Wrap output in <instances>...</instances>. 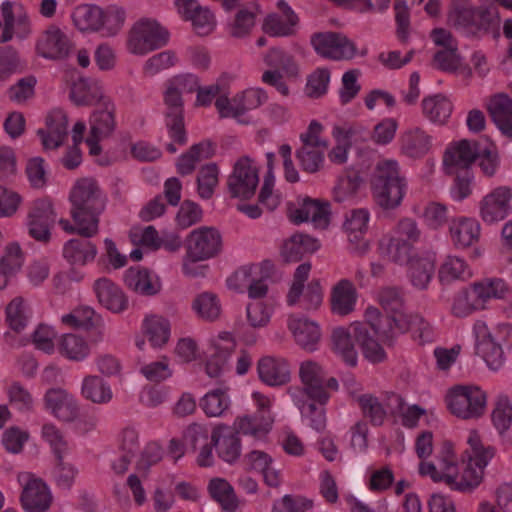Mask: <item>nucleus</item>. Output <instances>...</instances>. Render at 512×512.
I'll use <instances>...</instances> for the list:
<instances>
[{"instance_id":"nucleus-1","label":"nucleus","mask_w":512,"mask_h":512,"mask_svg":"<svg viewBox=\"0 0 512 512\" xmlns=\"http://www.w3.org/2000/svg\"><path fill=\"white\" fill-rule=\"evenodd\" d=\"M468 448L462 456L464 468L458 471L457 457L451 443H444L437 455V464L421 462L419 472L435 482H444L450 489L460 492L474 490L484 477L485 468L494 458L496 449L484 445L479 434L471 430L467 437Z\"/></svg>"},{"instance_id":"nucleus-2","label":"nucleus","mask_w":512,"mask_h":512,"mask_svg":"<svg viewBox=\"0 0 512 512\" xmlns=\"http://www.w3.org/2000/svg\"><path fill=\"white\" fill-rule=\"evenodd\" d=\"M69 200L70 215L73 224L67 219H60V227L69 234H79L91 238L98 233L99 215L105 202L97 181L94 178H81L73 185Z\"/></svg>"},{"instance_id":"nucleus-3","label":"nucleus","mask_w":512,"mask_h":512,"mask_svg":"<svg viewBox=\"0 0 512 512\" xmlns=\"http://www.w3.org/2000/svg\"><path fill=\"white\" fill-rule=\"evenodd\" d=\"M371 189L375 202L385 210L401 205L407 191V180L395 159H381L371 177Z\"/></svg>"},{"instance_id":"nucleus-4","label":"nucleus","mask_w":512,"mask_h":512,"mask_svg":"<svg viewBox=\"0 0 512 512\" xmlns=\"http://www.w3.org/2000/svg\"><path fill=\"white\" fill-rule=\"evenodd\" d=\"M421 235L417 221L411 217H403L379 241L378 247L392 262L404 265L416 256L415 245L420 241Z\"/></svg>"},{"instance_id":"nucleus-5","label":"nucleus","mask_w":512,"mask_h":512,"mask_svg":"<svg viewBox=\"0 0 512 512\" xmlns=\"http://www.w3.org/2000/svg\"><path fill=\"white\" fill-rule=\"evenodd\" d=\"M223 247L220 231L213 226H200L189 232L185 240V256L182 271L187 276H195L192 265L218 256Z\"/></svg>"},{"instance_id":"nucleus-6","label":"nucleus","mask_w":512,"mask_h":512,"mask_svg":"<svg viewBox=\"0 0 512 512\" xmlns=\"http://www.w3.org/2000/svg\"><path fill=\"white\" fill-rule=\"evenodd\" d=\"M510 332L511 327L507 324H500L491 329L482 320H477L474 323L473 334L476 352L483 358L489 369L498 371L503 367L505 357L500 341H503L505 335Z\"/></svg>"},{"instance_id":"nucleus-7","label":"nucleus","mask_w":512,"mask_h":512,"mask_svg":"<svg viewBox=\"0 0 512 512\" xmlns=\"http://www.w3.org/2000/svg\"><path fill=\"white\" fill-rule=\"evenodd\" d=\"M169 33L156 20L141 19L129 30L126 40L127 51L144 56L168 43Z\"/></svg>"},{"instance_id":"nucleus-8","label":"nucleus","mask_w":512,"mask_h":512,"mask_svg":"<svg viewBox=\"0 0 512 512\" xmlns=\"http://www.w3.org/2000/svg\"><path fill=\"white\" fill-rule=\"evenodd\" d=\"M486 394L478 386L458 385L451 388L446 395L449 411L456 417L470 420L484 414Z\"/></svg>"},{"instance_id":"nucleus-9","label":"nucleus","mask_w":512,"mask_h":512,"mask_svg":"<svg viewBox=\"0 0 512 512\" xmlns=\"http://www.w3.org/2000/svg\"><path fill=\"white\" fill-rule=\"evenodd\" d=\"M310 42L317 55L334 61H348L367 53V50L359 53L355 42L338 32L315 33L311 36Z\"/></svg>"},{"instance_id":"nucleus-10","label":"nucleus","mask_w":512,"mask_h":512,"mask_svg":"<svg viewBox=\"0 0 512 512\" xmlns=\"http://www.w3.org/2000/svg\"><path fill=\"white\" fill-rule=\"evenodd\" d=\"M21 487L20 503L26 512H46L52 503L48 485L35 474L22 471L17 474Z\"/></svg>"},{"instance_id":"nucleus-11","label":"nucleus","mask_w":512,"mask_h":512,"mask_svg":"<svg viewBox=\"0 0 512 512\" xmlns=\"http://www.w3.org/2000/svg\"><path fill=\"white\" fill-rule=\"evenodd\" d=\"M180 91L172 84H168L164 93V103L166 106L165 123L171 142L167 144L166 149L170 153L177 151L176 144L182 146L187 142V135L183 121V101Z\"/></svg>"},{"instance_id":"nucleus-12","label":"nucleus","mask_w":512,"mask_h":512,"mask_svg":"<svg viewBox=\"0 0 512 512\" xmlns=\"http://www.w3.org/2000/svg\"><path fill=\"white\" fill-rule=\"evenodd\" d=\"M479 217L488 225L497 224L512 213V189L498 186L486 193L478 204Z\"/></svg>"},{"instance_id":"nucleus-13","label":"nucleus","mask_w":512,"mask_h":512,"mask_svg":"<svg viewBox=\"0 0 512 512\" xmlns=\"http://www.w3.org/2000/svg\"><path fill=\"white\" fill-rule=\"evenodd\" d=\"M90 133L86 139L91 155H99L100 142L109 138L116 129L115 106L108 100L103 101V107L93 111L89 119Z\"/></svg>"},{"instance_id":"nucleus-14","label":"nucleus","mask_w":512,"mask_h":512,"mask_svg":"<svg viewBox=\"0 0 512 512\" xmlns=\"http://www.w3.org/2000/svg\"><path fill=\"white\" fill-rule=\"evenodd\" d=\"M258 167L252 159L243 156L234 165L228 179V189L232 197L249 199L259 183Z\"/></svg>"},{"instance_id":"nucleus-15","label":"nucleus","mask_w":512,"mask_h":512,"mask_svg":"<svg viewBox=\"0 0 512 512\" xmlns=\"http://www.w3.org/2000/svg\"><path fill=\"white\" fill-rule=\"evenodd\" d=\"M55 222L56 213L49 199L41 198L32 203L26 218V227L32 238L48 242L51 237L50 230Z\"/></svg>"},{"instance_id":"nucleus-16","label":"nucleus","mask_w":512,"mask_h":512,"mask_svg":"<svg viewBox=\"0 0 512 512\" xmlns=\"http://www.w3.org/2000/svg\"><path fill=\"white\" fill-rule=\"evenodd\" d=\"M370 221V212L366 208L351 210L345 216L343 230L347 236L351 252L364 255L370 249V243L366 239Z\"/></svg>"},{"instance_id":"nucleus-17","label":"nucleus","mask_w":512,"mask_h":512,"mask_svg":"<svg viewBox=\"0 0 512 512\" xmlns=\"http://www.w3.org/2000/svg\"><path fill=\"white\" fill-rule=\"evenodd\" d=\"M299 374L304 387L292 393H300L303 395V399L308 398L321 405L325 404L329 394L324 389L325 372L323 368L314 361H305L300 366Z\"/></svg>"},{"instance_id":"nucleus-18","label":"nucleus","mask_w":512,"mask_h":512,"mask_svg":"<svg viewBox=\"0 0 512 512\" xmlns=\"http://www.w3.org/2000/svg\"><path fill=\"white\" fill-rule=\"evenodd\" d=\"M44 408L62 422H72L79 416V405L75 397L61 388H51L43 397Z\"/></svg>"},{"instance_id":"nucleus-19","label":"nucleus","mask_w":512,"mask_h":512,"mask_svg":"<svg viewBox=\"0 0 512 512\" xmlns=\"http://www.w3.org/2000/svg\"><path fill=\"white\" fill-rule=\"evenodd\" d=\"M432 142V136L425 129L410 126L399 135V152L409 159H421L429 153Z\"/></svg>"},{"instance_id":"nucleus-20","label":"nucleus","mask_w":512,"mask_h":512,"mask_svg":"<svg viewBox=\"0 0 512 512\" xmlns=\"http://www.w3.org/2000/svg\"><path fill=\"white\" fill-rule=\"evenodd\" d=\"M72 42L67 34L56 26H50L39 37L37 53L46 59L61 60L68 56Z\"/></svg>"},{"instance_id":"nucleus-21","label":"nucleus","mask_w":512,"mask_h":512,"mask_svg":"<svg viewBox=\"0 0 512 512\" xmlns=\"http://www.w3.org/2000/svg\"><path fill=\"white\" fill-rule=\"evenodd\" d=\"M276 7L282 15L269 14L263 22L265 33L274 37H288L296 33L299 23L297 14L285 0H278Z\"/></svg>"},{"instance_id":"nucleus-22","label":"nucleus","mask_w":512,"mask_h":512,"mask_svg":"<svg viewBox=\"0 0 512 512\" xmlns=\"http://www.w3.org/2000/svg\"><path fill=\"white\" fill-rule=\"evenodd\" d=\"M2 15L4 18V29L1 35V42H7L13 35L23 38L29 33V20L23 6L16 2H3Z\"/></svg>"},{"instance_id":"nucleus-23","label":"nucleus","mask_w":512,"mask_h":512,"mask_svg":"<svg viewBox=\"0 0 512 512\" xmlns=\"http://www.w3.org/2000/svg\"><path fill=\"white\" fill-rule=\"evenodd\" d=\"M486 110L499 131L506 137H512V98L505 93L490 96L485 104Z\"/></svg>"},{"instance_id":"nucleus-24","label":"nucleus","mask_w":512,"mask_h":512,"mask_svg":"<svg viewBox=\"0 0 512 512\" xmlns=\"http://www.w3.org/2000/svg\"><path fill=\"white\" fill-rule=\"evenodd\" d=\"M211 442L218 456L227 463H234L241 455V441L229 426L217 425L211 433Z\"/></svg>"},{"instance_id":"nucleus-25","label":"nucleus","mask_w":512,"mask_h":512,"mask_svg":"<svg viewBox=\"0 0 512 512\" xmlns=\"http://www.w3.org/2000/svg\"><path fill=\"white\" fill-rule=\"evenodd\" d=\"M479 145L476 142L461 140L450 145L445 152L443 163L448 173L456 169H466L478 155Z\"/></svg>"},{"instance_id":"nucleus-26","label":"nucleus","mask_w":512,"mask_h":512,"mask_svg":"<svg viewBox=\"0 0 512 512\" xmlns=\"http://www.w3.org/2000/svg\"><path fill=\"white\" fill-rule=\"evenodd\" d=\"M259 378L268 386H281L290 380V366L282 357L265 356L258 361Z\"/></svg>"},{"instance_id":"nucleus-27","label":"nucleus","mask_w":512,"mask_h":512,"mask_svg":"<svg viewBox=\"0 0 512 512\" xmlns=\"http://www.w3.org/2000/svg\"><path fill=\"white\" fill-rule=\"evenodd\" d=\"M288 328L295 342L307 351H314L320 340L321 332L318 324L306 317L291 315Z\"/></svg>"},{"instance_id":"nucleus-28","label":"nucleus","mask_w":512,"mask_h":512,"mask_svg":"<svg viewBox=\"0 0 512 512\" xmlns=\"http://www.w3.org/2000/svg\"><path fill=\"white\" fill-rule=\"evenodd\" d=\"M378 302L389 312V316L398 332H406L408 329V314L405 312L403 297L399 289L385 287L378 292Z\"/></svg>"},{"instance_id":"nucleus-29","label":"nucleus","mask_w":512,"mask_h":512,"mask_svg":"<svg viewBox=\"0 0 512 512\" xmlns=\"http://www.w3.org/2000/svg\"><path fill=\"white\" fill-rule=\"evenodd\" d=\"M93 289L99 303L113 313H120L128 306V301L121 288L109 278H99Z\"/></svg>"},{"instance_id":"nucleus-30","label":"nucleus","mask_w":512,"mask_h":512,"mask_svg":"<svg viewBox=\"0 0 512 512\" xmlns=\"http://www.w3.org/2000/svg\"><path fill=\"white\" fill-rule=\"evenodd\" d=\"M480 223L471 217H457L449 222V235L457 248H467L476 243L480 237Z\"/></svg>"},{"instance_id":"nucleus-31","label":"nucleus","mask_w":512,"mask_h":512,"mask_svg":"<svg viewBox=\"0 0 512 512\" xmlns=\"http://www.w3.org/2000/svg\"><path fill=\"white\" fill-rule=\"evenodd\" d=\"M292 222H311L316 228H326L329 224V205L318 200L305 199L299 208L290 212Z\"/></svg>"},{"instance_id":"nucleus-32","label":"nucleus","mask_w":512,"mask_h":512,"mask_svg":"<svg viewBox=\"0 0 512 512\" xmlns=\"http://www.w3.org/2000/svg\"><path fill=\"white\" fill-rule=\"evenodd\" d=\"M47 129H39L38 135L45 150L61 146L67 136L68 119L64 112L54 111L47 117Z\"/></svg>"},{"instance_id":"nucleus-33","label":"nucleus","mask_w":512,"mask_h":512,"mask_svg":"<svg viewBox=\"0 0 512 512\" xmlns=\"http://www.w3.org/2000/svg\"><path fill=\"white\" fill-rule=\"evenodd\" d=\"M357 291L348 279H341L331 290L330 304L334 314L346 316L354 311L357 302Z\"/></svg>"},{"instance_id":"nucleus-34","label":"nucleus","mask_w":512,"mask_h":512,"mask_svg":"<svg viewBox=\"0 0 512 512\" xmlns=\"http://www.w3.org/2000/svg\"><path fill=\"white\" fill-rule=\"evenodd\" d=\"M98 250L94 243L88 239H70L62 250L64 259L73 267H83L92 263Z\"/></svg>"},{"instance_id":"nucleus-35","label":"nucleus","mask_w":512,"mask_h":512,"mask_svg":"<svg viewBox=\"0 0 512 512\" xmlns=\"http://www.w3.org/2000/svg\"><path fill=\"white\" fill-rule=\"evenodd\" d=\"M318 248L316 239L304 234H293L283 241L280 255L286 262H297L305 254L315 252Z\"/></svg>"},{"instance_id":"nucleus-36","label":"nucleus","mask_w":512,"mask_h":512,"mask_svg":"<svg viewBox=\"0 0 512 512\" xmlns=\"http://www.w3.org/2000/svg\"><path fill=\"white\" fill-rule=\"evenodd\" d=\"M273 416L259 417L257 415H244L235 419L231 427L238 435H245L255 440H263L272 428Z\"/></svg>"},{"instance_id":"nucleus-37","label":"nucleus","mask_w":512,"mask_h":512,"mask_svg":"<svg viewBox=\"0 0 512 512\" xmlns=\"http://www.w3.org/2000/svg\"><path fill=\"white\" fill-rule=\"evenodd\" d=\"M70 98L77 106H92L103 99L102 85L94 79L79 78L70 92Z\"/></svg>"},{"instance_id":"nucleus-38","label":"nucleus","mask_w":512,"mask_h":512,"mask_svg":"<svg viewBox=\"0 0 512 512\" xmlns=\"http://www.w3.org/2000/svg\"><path fill=\"white\" fill-rule=\"evenodd\" d=\"M210 497L226 512H235L239 507V500L233 486L224 478L210 479L207 485Z\"/></svg>"},{"instance_id":"nucleus-39","label":"nucleus","mask_w":512,"mask_h":512,"mask_svg":"<svg viewBox=\"0 0 512 512\" xmlns=\"http://www.w3.org/2000/svg\"><path fill=\"white\" fill-rule=\"evenodd\" d=\"M141 329L154 348H161L169 341L170 323L160 315H147L142 321Z\"/></svg>"},{"instance_id":"nucleus-40","label":"nucleus","mask_w":512,"mask_h":512,"mask_svg":"<svg viewBox=\"0 0 512 512\" xmlns=\"http://www.w3.org/2000/svg\"><path fill=\"white\" fill-rule=\"evenodd\" d=\"M422 111L430 122L443 125L452 114L453 104L445 95L435 94L422 100Z\"/></svg>"},{"instance_id":"nucleus-41","label":"nucleus","mask_w":512,"mask_h":512,"mask_svg":"<svg viewBox=\"0 0 512 512\" xmlns=\"http://www.w3.org/2000/svg\"><path fill=\"white\" fill-rule=\"evenodd\" d=\"M125 282L135 292L147 296L155 295L161 289L159 278L147 270L128 269L125 273Z\"/></svg>"},{"instance_id":"nucleus-42","label":"nucleus","mask_w":512,"mask_h":512,"mask_svg":"<svg viewBox=\"0 0 512 512\" xmlns=\"http://www.w3.org/2000/svg\"><path fill=\"white\" fill-rule=\"evenodd\" d=\"M353 330L338 327L332 332V347L334 353L347 365L354 367L358 361L357 351L351 340Z\"/></svg>"},{"instance_id":"nucleus-43","label":"nucleus","mask_w":512,"mask_h":512,"mask_svg":"<svg viewBox=\"0 0 512 512\" xmlns=\"http://www.w3.org/2000/svg\"><path fill=\"white\" fill-rule=\"evenodd\" d=\"M62 323L67 326L79 329L89 330L92 328L99 329V339H102L103 332V320L93 308L89 306H82L75 309L69 314H65L61 317Z\"/></svg>"},{"instance_id":"nucleus-44","label":"nucleus","mask_w":512,"mask_h":512,"mask_svg":"<svg viewBox=\"0 0 512 512\" xmlns=\"http://www.w3.org/2000/svg\"><path fill=\"white\" fill-rule=\"evenodd\" d=\"M260 8L257 4L239 9L228 24V33L232 37L243 38L249 35L256 26Z\"/></svg>"},{"instance_id":"nucleus-45","label":"nucleus","mask_w":512,"mask_h":512,"mask_svg":"<svg viewBox=\"0 0 512 512\" xmlns=\"http://www.w3.org/2000/svg\"><path fill=\"white\" fill-rule=\"evenodd\" d=\"M62 356L71 361H84L90 355V346L85 338L74 333L63 334L58 340Z\"/></svg>"},{"instance_id":"nucleus-46","label":"nucleus","mask_w":512,"mask_h":512,"mask_svg":"<svg viewBox=\"0 0 512 512\" xmlns=\"http://www.w3.org/2000/svg\"><path fill=\"white\" fill-rule=\"evenodd\" d=\"M103 9L96 5H80L72 14L75 27L82 32H99Z\"/></svg>"},{"instance_id":"nucleus-47","label":"nucleus","mask_w":512,"mask_h":512,"mask_svg":"<svg viewBox=\"0 0 512 512\" xmlns=\"http://www.w3.org/2000/svg\"><path fill=\"white\" fill-rule=\"evenodd\" d=\"M81 393L95 404H107L113 398L110 385L97 375H88L83 379Z\"/></svg>"},{"instance_id":"nucleus-48","label":"nucleus","mask_w":512,"mask_h":512,"mask_svg":"<svg viewBox=\"0 0 512 512\" xmlns=\"http://www.w3.org/2000/svg\"><path fill=\"white\" fill-rule=\"evenodd\" d=\"M409 265L408 275L412 285L417 289L427 288L435 270V263L432 257L413 256L407 263Z\"/></svg>"},{"instance_id":"nucleus-49","label":"nucleus","mask_w":512,"mask_h":512,"mask_svg":"<svg viewBox=\"0 0 512 512\" xmlns=\"http://www.w3.org/2000/svg\"><path fill=\"white\" fill-rule=\"evenodd\" d=\"M23 255L18 244H9L0 258V290L4 289L12 276L22 267Z\"/></svg>"},{"instance_id":"nucleus-50","label":"nucleus","mask_w":512,"mask_h":512,"mask_svg":"<svg viewBox=\"0 0 512 512\" xmlns=\"http://www.w3.org/2000/svg\"><path fill=\"white\" fill-rule=\"evenodd\" d=\"M353 335L362 348L364 357L371 363H379L385 360L386 353L380 344L369 336L365 324L353 323L351 325Z\"/></svg>"},{"instance_id":"nucleus-51","label":"nucleus","mask_w":512,"mask_h":512,"mask_svg":"<svg viewBox=\"0 0 512 512\" xmlns=\"http://www.w3.org/2000/svg\"><path fill=\"white\" fill-rule=\"evenodd\" d=\"M485 309L478 293L474 288V284L468 289L459 291L453 298L451 305V313L459 318H464L476 311Z\"/></svg>"},{"instance_id":"nucleus-52","label":"nucleus","mask_w":512,"mask_h":512,"mask_svg":"<svg viewBox=\"0 0 512 512\" xmlns=\"http://www.w3.org/2000/svg\"><path fill=\"white\" fill-rule=\"evenodd\" d=\"M471 276L472 272L466 261L457 256H447L438 271V277L442 284L466 280Z\"/></svg>"},{"instance_id":"nucleus-53","label":"nucleus","mask_w":512,"mask_h":512,"mask_svg":"<svg viewBox=\"0 0 512 512\" xmlns=\"http://www.w3.org/2000/svg\"><path fill=\"white\" fill-rule=\"evenodd\" d=\"M294 404L298 407L301 415L308 421L310 427L321 432L326 427L325 411L321 406H316L312 400L303 399L300 393H291Z\"/></svg>"},{"instance_id":"nucleus-54","label":"nucleus","mask_w":512,"mask_h":512,"mask_svg":"<svg viewBox=\"0 0 512 512\" xmlns=\"http://www.w3.org/2000/svg\"><path fill=\"white\" fill-rule=\"evenodd\" d=\"M473 284L484 308L489 300L505 299L511 292L510 286L501 278H485Z\"/></svg>"},{"instance_id":"nucleus-55","label":"nucleus","mask_w":512,"mask_h":512,"mask_svg":"<svg viewBox=\"0 0 512 512\" xmlns=\"http://www.w3.org/2000/svg\"><path fill=\"white\" fill-rule=\"evenodd\" d=\"M231 400L226 388L207 392L200 400V407L208 417H220L229 409Z\"/></svg>"},{"instance_id":"nucleus-56","label":"nucleus","mask_w":512,"mask_h":512,"mask_svg":"<svg viewBox=\"0 0 512 512\" xmlns=\"http://www.w3.org/2000/svg\"><path fill=\"white\" fill-rule=\"evenodd\" d=\"M365 319L375 334L383 341H390L403 332L396 330V324L389 316H382L375 307H368L365 311Z\"/></svg>"},{"instance_id":"nucleus-57","label":"nucleus","mask_w":512,"mask_h":512,"mask_svg":"<svg viewBox=\"0 0 512 512\" xmlns=\"http://www.w3.org/2000/svg\"><path fill=\"white\" fill-rule=\"evenodd\" d=\"M361 183V178L354 172L339 176L333 188L334 200L339 203L352 202L357 197Z\"/></svg>"},{"instance_id":"nucleus-58","label":"nucleus","mask_w":512,"mask_h":512,"mask_svg":"<svg viewBox=\"0 0 512 512\" xmlns=\"http://www.w3.org/2000/svg\"><path fill=\"white\" fill-rule=\"evenodd\" d=\"M474 13V6L472 5L455 6L448 14V22L457 30L467 35H474L477 33Z\"/></svg>"},{"instance_id":"nucleus-59","label":"nucleus","mask_w":512,"mask_h":512,"mask_svg":"<svg viewBox=\"0 0 512 512\" xmlns=\"http://www.w3.org/2000/svg\"><path fill=\"white\" fill-rule=\"evenodd\" d=\"M31 317L29 304L22 297L14 298L6 308V321L15 332L25 329Z\"/></svg>"},{"instance_id":"nucleus-60","label":"nucleus","mask_w":512,"mask_h":512,"mask_svg":"<svg viewBox=\"0 0 512 512\" xmlns=\"http://www.w3.org/2000/svg\"><path fill=\"white\" fill-rule=\"evenodd\" d=\"M270 69H281L287 78H297L299 68L293 57L280 48H271L263 58Z\"/></svg>"},{"instance_id":"nucleus-61","label":"nucleus","mask_w":512,"mask_h":512,"mask_svg":"<svg viewBox=\"0 0 512 512\" xmlns=\"http://www.w3.org/2000/svg\"><path fill=\"white\" fill-rule=\"evenodd\" d=\"M192 308L195 313L207 321L216 320L221 314V304L217 295L211 292L199 294L193 301Z\"/></svg>"},{"instance_id":"nucleus-62","label":"nucleus","mask_w":512,"mask_h":512,"mask_svg":"<svg viewBox=\"0 0 512 512\" xmlns=\"http://www.w3.org/2000/svg\"><path fill=\"white\" fill-rule=\"evenodd\" d=\"M357 402L365 417L369 418L374 425H381L387 415V409L390 410V404L387 407L375 396L363 394L357 397Z\"/></svg>"},{"instance_id":"nucleus-63","label":"nucleus","mask_w":512,"mask_h":512,"mask_svg":"<svg viewBox=\"0 0 512 512\" xmlns=\"http://www.w3.org/2000/svg\"><path fill=\"white\" fill-rule=\"evenodd\" d=\"M272 315L273 307L264 301H252L246 306V321L253 329L267 327Z\"/></svg>"},{"instance_id":"nucleus-64","label":"nucleus","mask_w":512,"mask_h":512,"mask_svg":"<svg viewBox=\"0 0 512 512\" xmlns=\"http://www.w3.org/2000/svg\"><path fill=\"white\" fill-rule=\"evenodd\" d=\"M230 351L226 348L214 347L204 362L206 375L213 379L221 378L228 370Z\"/></svg>"}]
</instances>
